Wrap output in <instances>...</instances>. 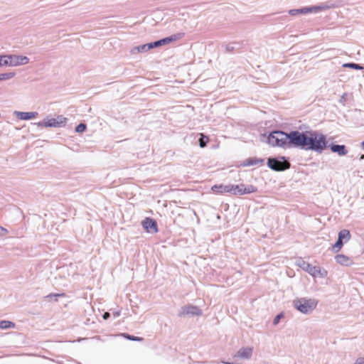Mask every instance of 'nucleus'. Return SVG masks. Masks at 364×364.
Returning <instances> with one entry per match:
<instances>
[{"mask_svg":"<svg viewBox=\"0 0 364 364\" xmlns=\"http://www.w3.org/2000/svg\"><path fill=\"white\" fill-rule=\"evenodd\" d=\"M263 137L265 138V141L272 146L284 149L298 148L321 154L328 148L326 136L318 131L292 130L287 133L280 130H274L267 136L264 134Z\"/></svg>","mask_w":364,"mask_h":364,"instance_id":"1","label":"nucleus"},{"mask_svg":"<svg viewBox=\"0 0 364 364\" xmlns=\"http://www.w3.org/2000/svg\"><path fill=\"white\" fill-rule=\"evenodd\" d=\"M317 301L314 299L298 298L293 300L294 307L299 312L308 314L311 313L317 306Z\"/></svg>","mask_w":364,"mask_h":364,"instance_id":"2","label":"nucleus"},{"mask_svg":"<svg viewBox=\"0 0 364 364\" xmlns=\"http://www.w3.org/2000/svg\"><path fill=\"white\" fill-rule=\"evenodd\" d=\"M267 165L270 169L277 172L286 171L290 167L289 159L285 156L269 157Z\"/></svg>","mask_w":364,"mask_h":364,"instance_id":"3","label":"nucleus"},{"mask_svg":"<svg viewBox=\"0 0 364 364\" xmlns=\"http://www.w3.org/2000/svg\"><path fill=\"white\" fill-rule=\"evenodd\" d=\"M296 264L314 277H319L324 278L327 276L328 272L326 269H321L318 266H313L303 259H299L296 262Z\"/></svg>","mask_w":364,"mask_h":364,"instance_id":"4","label":"nucleus"},{"mask_svg":"<svg viewBox=\"0 0 364 364\" xmlns=\"http://www.w3.org/2000/svg\"><path fill=\"white\" fill-rule=\"evenodd\" d=\"M3 66H19L29 63V58L24 55H2Z\"/></svg>","mask_w":364,"mask_h":364,"instance_id":"5","label":"nucleus"},{"mask_svg":"<svg viewBox=\"0 0 364 364\" xmlns=\"http://www.w3.org/2000/svg\"><path fill=\"white\" fill-rule=\"evenodd\" d=\"M230 193L235 196H242L245 194H250L256 193L257 191V187L253 185L245 186L243 183L240 184H230Z\"/></svg>","mask_w":364,"mask_h":364,"instance_id":"6","label":"nucleus"},{"mask_svg":"<svg viewBox=\"0 0 364 364\" xmlns=\"http://www.w3.org/2000/svg\"><path fill=\"white\" fill-rule=\"evenodd\" d=\"M185 36L184 33L180 32L176 33L173 35H171L169 36L161 38L159 40L153 41V46H154L155 48L160 47L161 46L167 45L171 42L178 41L183 38Z\"/></svg>","mask_w":364,"mask_h":364,"instance_id":"7","label":"nucleus"},{"mask_svg":"<svg viewBox=\"0 0 364 364\" xmlns=\"http://www.w3.org/2000/svg\"><path fill=\"white\" fill-rule=\"evenodd\" d=\"M203 312L201 309H200L196 306L188 305L185 306L181 308V311L178 313V316H184L186 315L188 316H200L202 315Z\"/></svg>","mask_w":364,"mask_h":364,"instance_id":"8","label":"nucleus"},{"mask_svg":"<svg viewBox=\"0 0 364 364\" xmlns=\"http://www.w3.org/2000/svg\"><path fill=\"white\" fill-rule=\"evenodd\" d=\"M142 227L148 232L156 233L159 231L158 225L155 219L147 217L141 222Z\"/></svg>","mask_w":364,"mask_h":364,"instance_id":"9","label":"nucleus"},{"mask_svg":"<svg viewBox=\"0 0 364 364\" xmlns=\"http://www.w3.org/2000/svg\"><path fill=\"white\" fill-rule=\"evenodd\" d=\"M328 148L333 153H336L338 156H343L348 154V149L344 144H328Z\"/></svg>","mask_w":364,"mask_h":364,"instance_id":"10","label":"nucleus"},{"mask_svg":"<svg viewBox=\"0 0 364 364\" xmlns=\"http://www.w3.org/2000/svg\"><path fill=\"white\" fill-rule=\"evenodd\" d=\"M14 114L21 120H30L35 118L38 114L36 112L14 111Z\"/></svg>","mask_w":364,"mask_h":364,"instance_id":"11","label":"nucleus"},{"mask_svg":"<svg viewBox=\"0 0 364 364\" xmlns=\"http://www.w3.org/2000/svg\"><path fill=\"white\" fill-rule=\"evenodd\" d=\"M335 260L337 263L346 267H350L353 264V259L343 254L336 255L335 256Z\"/></svg>","mask_w":364,"mask_h":364,"instance_id":"12","label":"nucleus"},{"mask_svg":"<svg viewBox=\"0 0 364 364\" xmlns=\"http://www.w3.org/2000/svg\"><path fill=\"white\" fill-rule=\"evenodd\" d=\"M253 349L250 347L241 348L235 355V357H238L242 359H250L252 355Z\"/></svg>","mask_w":364,"mask_h":364,"instance_id":"13","label":"nucleus"},{"mask_svg":"<svg viewBox=\"0 0 364 364\" xmlns=\"http://www.w3.org/2000/svg\"><path fill=\"white\" fill-rule=\"evenodd\" d=\"M264 162V159L256 158V157H250L245 160L242 163H241L240 166H251L255 165H262Z\"/></svg>","mask_w":364,"mask_h":364,"instance_id":"14","label":"nucleus"},{"mask_svg":"<svg viewBox=\"0 0 364 364\" xmlns=\"http://www.w3.org/2000/svg\"><path fill=\"white\" fill-rule=\"evenodd\" d=\"M211 190L213 193L217 194H224L229 193H230V184L223 185V184H215L212 186Z\"/></svg>","mask_w":364,"mask_h":364,"instance_id":"15","label":"nucleus"},{"mask_svg":"<svg viewBox=\"0 0 364 364\" xmlns=\"http://www.w3.org/2000/svg\"><path fill=\"white\" fill-rule=\"evenodd\" d=\"M37 124L38 127H59L58 122L55 120V118H45L43 121L38 122Z\"/></svg>","mask_w":364,"mask_h":364,"instance_id":"16","label":"nucleus"},{"mask_svg":"<svg viewBox=\"0 0 364 364\" xmlns=\"http://www.w3.org/2000/svg\"><path fill=\"white\" fill-rule=\"evenodd\" d=\"M351 235L348 230L343 229L339 231L338 238L341 240L344 244L350 240Z\"/></svg>","mask_w":364,"mask_h":364,"instance_id":"17","label":"nucleus"},{"mask_svg":"<svg viewBox=\"0 0 364 364\" xmlns=\"http://www.w3.org/2000/svg\"><path fill=\"white\" fill-rule=\"evenodd\" d=\"M330 8L329 6L326 4H321L318 6H308V9L309 10V13H318L321 11L327 10Z\"/></svg>","mask_w":364,"mask_h":364,"instance_id":"18","label":"nucleus"},{"mask_svg":"<svg viewBox=\"0 0 364 364\" xmlns=\"http://www.w3.org/2000/svg\"><path fill=\"white\" fill-rule=\"evenodd\" d=\"M309 10L310 9H308V6H306L297 9H291L289 11V14L291 16H296L297 14H305L309 13Z\"/></svg>","mask_w":364,"mask_h":364,"instance_id":"19","label":"nucleus"},{"mask_svg":"<svg viewBox=\"0 0 364 364\" xmlns=\"http://www.w3.org/2000/svg\"><path fill=\"white\" fill-rule=\"evenodd\" d=\"M342 67L345 68H351V69H354V70H363V67L360 64L355 63H346L342 65Z\"/></svg>","mask_w":364,"mask_h":364,"instance_id":"20","label":"nucleus"},{"mask_svg":"<svg viewBox=\"0 0 364 364\" xmlns=\"http://www.w3.org/2000/svg\"><path fill=\"white\" fill-rule=\"evenodd\" d=\"M15 323L12 321L3 320L0 321V328L1 329H9L14 328Z\"/></svg>","mask_w":364,"mask_h":364,"instance_id":"21","label":"nucleus"},{"mask_svg":"<svg viewBox=\"0 0 364 364\" xmlns=\"http://www.w3.org/2000/svg\"><path fill=\"white\" fill-rule=\"evenodd\" d=\"M208 141H209L208 137L206 135H205L203 133H200V138L198 139L199 146L201 148H204L205 146H206Z\"/></svg>","mask_w":364,"mask_h":364,"instance_id":"22","label":"nucleus"},{"mask_svg":"<svg viewBox=\"0 0 364 364\" xmlns=\"http://www.w3.org/2000/svg\"><path fill=\"white\" fill-rule=\"evenodd\" d=\"M65 296V294L64 293H60V294H58V293H51V294L46 296L44 297V299L46 300L50 301V300H51V299H53L54 298L55 301H58V297H64Z\"/></svg>","mask_w":364,"mask_h":364,"instance_id":"23","label":"nucleus"},{"mask_svg":"<svg viewBox=\"0 0 364 364\" xmlns=\"http://www.w3.org/2000/svg\"><path fill=\"white\" fill-rule=\"evenodd\" d=\"M153 42H150L146 44L140 45V49L141 53L146 52L151 49L155 48L154 46H153Z\"/></svg>","mask_w":364,"mask_h":364,"instance_id":"24","label":"nucleus"},{"mask_svg":"<svg viewBox=\"0 0 364 364\" xmlns=\"http://www.w3.org/2000/svg\"><path fill=\"white\" fill-rule=\"evenodd\" d=\"M15 75H16V73L14 72L1 73L0 74V81L9 80V79L14 77Z\"/></svg>","mask_w":364,"mask_h":364,"instance_id":"25","label":"nucleus"},{"mask_svg":"<svg viewBox=\"0 0 364 364\" xmlns=\"http://www.w3.org/2000/svg\"><path fill=\"white\" fill-rule=\"evenodd\" d=\"M55 120L58 122V124L59 127H65L67 123V118L63 117V115H58Z\"/></svg>","mask_w":364,"mask_h":364,"instance_id":"26","label":"nucleus"},{"mask_svg":"<svg viewBox=\"0 0 364 364\" xmlns=\"http://www.w3.org/2000/svg\"><path fill=\"white\" fill-rule=\"evenodd\" d=\"M343 245H344V243L338 238L337 241L333 245L332 250L335 252H337L342 248Z\"/></svg>","mask_w":364,"mask_h":364,"instance_id":"27","label":"nucleus"},{"mask_svg":"<svg viewBox=\"0 0 364 364\" xmlns=\"http://www.w3.org/2000/svg\"><path fill=\"white\" fill-rule=\"evenodd\" d=\"M87 129V125L85 124V123H80L79 124H77L75 128V131L77 132V133H82L83 132H85Z\"/></svg>","mask_w":364,"mask_h":364,"instance_id":"28","label":"nucleus"},{"mask_svg":"<svg viewBox=\"0 0 364 364\" xmlns=\"http://www.w3.org/2000/svg\"><path fill=\"white\" fill-rule=\"evenodd\" d=\"M124 336L129 341H141L143 340V338L141 337L135 336L129 333H124Z\"/></svg>","mask_w":364,"mask_h":364,"instance_id":"29","label":"nucleus"},{"mask_svg":"<svg viewBox=\"0 0 364 364\" xmlns=\"http://www.w3.org/2000/svg\"><path fill=\"white\" fill-rule=\"evenodd\" d=\"M234 45H238L237 43H232L230 44H228L225 46V52L226 53H232L233 52L236 48L234 46Z\"/></svg>","mask_w":364,"mask_h":364,"instance_id":"30","label":"nucleus"},{"mask_svg":"<svg viewBox=\"0 0 364 364\" xmlns=\"http://www.w3.org/2000/svg\"><path fill=\"white\" fill-rule=\"evenodd\" d=\"M283 317H284V314H283V313H279V314H277V315L274 318V319H273V324H274V325H277V324L279 323L280 319H281L282 318H283Z\"/></svg>","mask_w":364,"mask_h":364,"instance_id":"31","label":"nucleus"},{"mask_svg":"<svg viewBox=\"0 0 364 364\" xmlns=\"http://www.w3.org/2000/svg\"><path fill=\"white\" fill-rule=\"evenodd\" d=\"M138 53H141V49H140V46H135L131 49L132 54H136Z\"/></svg>","mask_w":364,"mask_h":364,"instance_id":"32","label":"nucleus"},{"mask_svg":"<svg viewBox=\"0 0 364 364\" xmlns=\"http://www.w3.org/2000/svg\"><path fill=\"white\" fill-rule=\"evenodd\" d=\"M8 233V230L0 225V236H5Z\"/></svg>","mask_w":364,"mask_h":364,"instance_id":"33","label":"nucleus"},{"mask_svg":"<svg viewBox=\"0 0 364 364\" xmlns=\"http://www.w3.org/2000/svg\"><path fill=\"white\" fill-rule=\"evenodd\" d=\"M346 98H347V94H346V93H344V94L341 97L340 102H341V103H344V102L346 101Z\"/></svg>","mask_w":364,"mask_h":364,"instance_id":"34","label":"nucleus"},{"mask_svg":"<svg viewBox=\"0 0 364 364\" xmlns=\"http://www.w3.org/2000/svg\"><path fill=\"white\" fill-rule=\"evenodd\" d=\"M112 314H113L114 318H117V317H118L120 315V311H119V310H114L112 311Z\"/></svg>","mask_w":364,"mask_h":364,"instance_id":"35","label":"nucleus"},{"mask_svg":"<svg viewBox=\"0 0 364 364\" xmlns=\"http://www.w3.org/2000/svg\"><path fill=\"white\" fill-rule=\"evenodd\" d=\"M355 364H364V358H360L357 359Z\"/></svg>","mask_w":364,"mask_h":364,"instance_id":"36","label":"nucleus"},{"mask_svg":"<svg viewBox=\"0 0 364 364\" xmlns=\"http://www.w3.org/2000/svg\"><path fill=\"white\" fill-rule=\"evenodd\" d=\"M109 316H110V313H109V312H105V313L103 314V318H104V319H105V320H106V319H107V318H109Z\"/></svg>","mask_w":364,"mask_h":364,"instance_id":"37","label":"nucleus"},{"mask_svg":"<svg viewBox=\"0 0 364 364\" xmlns=\"http://www.w3.org/2000/svg\"><path fill=\"white\" fill-rule=\"evenodd\" d=\"M1 66H3V63H2V55H0V67Z\"/></svg>","mask_w":364,"mask_h":364,"instance_id":"38","label":"nucleus"},{"mask_svg":"<svg viewBox=\"0 0 364 364\" xmlns=\"http://www.w3.org/2000/svg\"><path fill=\"white\" fill-rule=\"evenodd\" d=\"M361 148L364 150V141L361 142Z\"/></svg>","mask_w":364,"mask_h":364,"instance_id":"39","label":"nucleus"},{"mask_svg":"<svg viewBox=\"0 0 364 364\" xmlns=\"http://www.w3.org/2000/svg\"><path fill=\"white\" fill-rule=\"evenodd\" d=\"M364 159V155H363L361 157H360V159Z\"/></svg>","mask_w":364,"mask_h":364,"instance_id":"40","label":"nucleus"}]
</instances>
